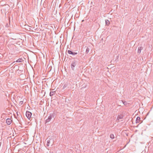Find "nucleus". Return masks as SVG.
I'll return each mask as SVG.
<instances>
[{
	"label": "nucleus",
	"instance_id": "obj_7",
	"mask_svg": "<svg viewBox=\"0 0 153 153\" xmlns=\"http://www.w3.org/2000/svg\"><path fill=\"white\" fill-rule=\"evenodd\" d=\"M123 115L121 114L118 116V119H122L123 118Z\"/></svg>",
	"mask_w": 153,
	"mask_h": 153
},
{
	"label": "nucleus",
	"instance_id": "obj_14",
	"mask_svg": "<svg viewBox=\"0 0 153 153\" xmlns=\"http://www.w3.org/2000/svg\"><path fill=\"white\" fill-rule=\"evenodd\" d=\"M68 53L70 54H72L73 52L71 50H68Z\"/></svg>",
	"mask_w": 153,
	"mask_h": 153
},
{
	"label": "nucleus",
	"instance_id": "obj_17",
	"mask_svg": "<svg viewBox=\"0 0 153 153\" xmlns=\"http://www.w3.org/2000/svg\"><path fill=\"white\" fill-rule=\"evenodd\" d=\"M77 53H78L77 52H73L72 54V55H73V56H74V55H75L77 54Z\"/></svg>",
	"mask_w": 153,
	"mask_h": 153
},
{
	"label": "nucleus",
	"instance_id": "obj_1",
	"mask_svg": "<svg viewBox=\"0 0 153 153\" xmlns=\"http://www.w3.org/2000/svg\"><path fill=\"white\" fill-rule=\"evenodd\" d=\"M54 115L53 114H50L48 117V118L46 120L45 123L46 124L47 123L49 122L51 119L54 117Z\"/></svg>",
	"mask_w": 153,
	"mask_h": 153
},
{
	"label": "nucleus",
	"instance_id": "obj_15",
	"mask_svg": "<svg viewBox=\"0 0 153 153\" xmlns=\"http://www.w3.org/2000/svg\"><path fill=\"white\" fill-rule=\"evenodd\" d=\"M122 102L125 105H126L127 104V102L126 101H122Z\"/></svg>",
	"mask_w": 153,
	"mask_h": 153
},
{
	"label": "nucleus",
	"instance_id": "obj_4",
	"mask_svg": "<svg viewBox=\"0 0 153 153\" xmlns=\"http://www.w3.org/2000/svg\"><path fill=\"white\" fill-rule=\"evenodd\" d=\"M11 120L10 119L7 118L6 120V123L8 125H10L11 123Z\"/></svg>",
	"mask_w": 153,
	"mask_h": 153
},
{
	"label": "nucleus",
	"instance_id": "obj_11",
	"mask_svg": "<svg viewBox=\"0 0 153 153\" xmlns=\"http://www.w3.org/2000/svg\"><path fill=\"white\" fill-rule=\"evenodd\" d=\"M89 50H90L89 48H87L86 50V51H85V54H87L89 52Z\"/></svg>",
	"mask_w": 153,
	"mask_h": 153
},
{
	"label": "nucleus",
	"instance_id": "obj_10",
	"mask_svg": "<svg viewBox=\"0 0 153 153\" xmlns=\"http://www.w3.org/2000/svg\"><path fill=\"white\" fill-rule=\"evenodd\" d=\"M105 21L106 25H108L110 23L109 21L108 20H106Z\"/></svg>",
	"mask_w": 153,
	"mask_h": 153
},
{
	"label": "nucleus",
	"instance_id": "obj_19",
	"mask_svg": "<svg viewBox=\"0 0 153 153\" xmlns=\"http://www.w3.org/2000/svg\"><path fill=\"white\" fill-rule=\"evenodd\" d=\"M66 86L65 85H64L63 87V88H66Z\"/></svg>",
	"mask_w": 153,
	"mask_h": 153
},
{
	"label": "nucleus",
	"instance_id": "obj_20",
	"mask_svg": "<svg viewBox=\"0 0 153 153\" xmlns=\"http://www.w3.org/2000/svg\"><path fill=\"white\" fill-rule=\"evenodd\" d=\"M28 26V27H30V26H28H28Z\"/></svg>",
	"mask_w": 153,
	"mask_h": 153
},
{
	"label": "nucleus",
	"instance_id": "obj_9",
	"mask_svg": "<svg viewBox=\"0 0 153 153\" xmlns=\"http://www.w3.org/2000/svg\"><path fill=\"white\" fill-rule=\"evenodd\" d=\"M22 61V58H19L18 59L16 62H21Z\"/></svg>",
	"mask_w": 153,
	"mask_h": 153
},
{
	"label": "nucleus",
	"instance_id": "obj_18",
	"mask_svg": "<svg viewBox=\"0 0 153 153\" xmlns=\"http://www.w3.org/2000/svg\"><path fill=\"white\" fill-rule=\"evenodd\" d=\"M119 119H118V117H117L116 120V121L117 122H119Z\"/></svg>",
	"mask_w": 153,
	"mask_h": 153
},
{
	"label": "nucleus",
	"instance_id": "obj_16",
	"mask_svg": "<svg viewBox=\"0 0 153 153\" xmlns=\"http://www.w3.org/2000/svg\"><path fill=\"white\" fill-rule=\"evenodd\" d=\"M23 103V101H20L19 102V105H22Z\"/></svg>",
	"mask_w": 153,
	"mask_h": 153
},
{
	"label": "nucleus",
	"instance_id": "obj_8",
	"mask_svg": "<svg viewBox=\"0 0 153 153\" xmlns=\"http://www.w3.org/2000/svg\"><path fill=\"white\" fill-rule=\"evenodd\" d=\"M55 93V91H51L50 93V96L51 97L53 96Z\"/></svg>",
	"mask_w": 153,
	"mask_h": 153
},
{
	"label": "nucleus",
	"instance_id": "obj_12",
	"mask_svg": "<svg viewBox=\"0 0 153 153\" xmlns=\"http://www.w3.org/2000/svg\"><path fill=\"white\" fill-rule=\"evenodd\" d=\"M50 141L49 140H47V146H50Z\"/></svg>",
	"mask_w": 153,
	"mask_h": 153
},
{
	"label": "nucleus",
	"instance_id": "obj_6",
	"mask_svg": "<svg viewBox=\"0 0 153 153\" xmlns=\"http://www.w3.org/2000/svg\"><path fill=\"white\" fill-rule=\"evenodd\" d=\"M140 117H137L136 120V123H139L140 121Z\"/></svg>",
	"mask_w": 153,
	"mask_h": 153
},
{
	"label": "nucleus",
	"instance_id": "obj_2",
	"mask_svg": "<svg viewBox=\"0 0 153 153\" xmlns=\"http://www.w3.org/2000/svg\"><path fill=\"white\" fill-rule=\"evenodd\" d=\"M26 115L27 118L29 120H30L31 117L32 113L29 111H27L26 113Z\"/></svg>",
	"mask_w": 153,
	"mask_h": 153
},
{
	"label": "nucleus",
	"instance_id": "obj_13",
	"mask_svg": "<svg viewBox=\"0 0 153 153\" xmlns=\"http://www.w3.org/2000/svg\"><path fill=\"white\" fill-rule=\"evenodd\" d=\"M110 137L111 139H114V135L113 134H111L110 135Z\"/></svg>",
	"mask_w": 153,
	"mask_h": 153
},
{
	"label": "nucleus",
	"instance_id": "obj_5",
	"mask_svg": "<svg viewBox=\"0 0 153 153\" xmlns=\"http://www.w3.org/2000/svg\"><path fill=\"white\" fill-rule=\"evenodd\" d=\"M143 49V47H139L138 48L137 53L138 54H140V53L141 51Z\"/></svg>",
	"mask_w": 153,
	"mask_h": 153
},
{
	"label": "nucleus",
	"instance_id": "obj_3",
	"mask_svg": "<svg viewBox=\"0 0 153 153\" xmlns=\"http://www.w3.org/2000/svg\"><path fill=\"white\" fill-rule=\"evenodd\" d=\"M76 63L75 61H74L71 63V68L73 70H74L75 69V67L76 65Z\"/></svg>",
	"mask_w": 153,
	"mask_h": 153
}]
</instances>
